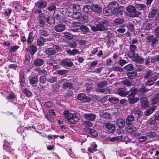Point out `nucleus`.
Returning <instances> with one entry per match:
<instances>
[{"mask_svg": "<svg viewBox=\"0 0 159 159\" xmlns=\"http://www.w3.org/2000/svg\"><path fill=\"white\" fill-rule=\"evenodd\" d=\"M65 118L70 123L75 124L79 120L78 116L75 114H72L68 111H65L63 113Z\"/></svg>", "mask_w": 159, "mask_h": 159, "instance_id": "1", "label": "nucleus"}, {"mask_svg": "<svg viewBox=\"0 0 159 159\" xmlns=\"http://www.w3.org/2000/svg\"><path fill=\"white\" fill-rule=\"evenodd\" d=\"M126 9L131 17H138L140 14L139 12L136 11V7L133 5L128 6L126 7Z\"/></svg>", "mask_w": 159, "mask_h": 159, "instance_id": "2", "label": "nucleus"}, {"mask_svg": "<svg viewBox=\"0 0 159 159\" xmlns=\"http://www.w3.org/2000/svg\"><path fill=\"white\" fill-rule=\"evenodd\" d=\"M77 98L84 103L89 102L91 101L90 98L84 93H78L77 96Z\"/></svg>", "mask_w": 159, "mask_h": 159, "instance_id": "3", "label": "nucleus"}, {"mask_svg": "<svg viewBox=\"0 0 159 159\" xmlns=\"http://www.w3.org/2000/svg\"><path fill=\"white\" fill-rule=\"evenodd\" d=\"M72 18L77 19L78 20L84 22L87 17L84 15L81 14L78 12H75L72 15Z\"/></svg>", "mask_w": 159, "mask_h": 159, "instance_id": "4", "label": "nucleus"}, {"mask_svg": "<svg viewBox=\"0 0 159 159\" xmlns=\"http://www.w3.org/2000/svg\"><path fill=\"white\" fill-rule=\"evenodd\" d=\"M158 75V73H157V75H154L146 80H144L145 85L150 86L153 84L155 81L157 80Z\"/></svg>", "mask_w": 159, "mask_h": 159, "instance_id": "5", "label": "nucleus"}, {"mask_svg": "<svg viewBox=\"0 0 159 159\" xmlns=\"http://www.w3.org/2000/svg\"><path fill=\"white\" fill-rule=\"evenodd\" d=\"M91 30L93 31H103L106 30V28L102 24L99 23L91 26Z\"/></svg>", "mask_w": 159, "mask_h": 159, "instance_id": "6", "label": "nucleus"}, {"mask_svg": "<svg viewBox=\"0 0 159 159\" xmlns=\"http://www.w3.org/2000/svg\"><path fill=\"white\" fill-rule=\"evenodd\" d=\"M61 84H62V87L64 89H70L73 87L72 84L67 81L66 79H63L60 82Z\"/></svg>", "mask_w": 159, "mask_h": 159, "instance_id": "7", "label": "nucleus"}, {"mask_svg": "<svg viewBox=\"0 0 159 159\" xmlns=\"http://www.w3.org/2000/svg\"><path fill=\"white\" fill-rule=\"evenodd\" d=\"M47 4V1L44 0H40L35 3V6L38 9H43L46 7Z\"/></svg>", "mask_w": 159, "mask_h": 159, "instance_id": "8", "label": "nucleus"}, {"mask_svg": "<svg viewBox=\"0 0 159 159\" xmlns=\"http://www.w3.org/2000/svg\"><path fill=\"white\" fill-rule=\"evenodd\" d=\"M130 51L128 54L129 57L130 58H132L135 53V51L137 49V47L135 45L130 44L129 47Z\"/></svg>", "mask_w": 159, "mask_h": 159, "instance_id": "9", "label": "nucleus"}, {"mask_svg": "<svg viewBox=\"0 0 159 159\" xmlns=\"http://www.w3.org/2000/svg\"><path fill=\"white\" fill-rule=\"evenodd\" d=\"M104 125L110 133H112L114 132L115 130V126L114 125L110 122H107L105 123Z\"/></svg>", "mask_w": 159, "mask_h": 159, "instance_id": "10", "label": "nucleus"}, {"mask_svg": "<svg viewBox=\"0 0 159 159\" xmlns=\"http://www.w3.org/2000/svg\"><path fill=\"white\" fill-rule=\"evenodd\" d=\"M54 30L58 32H61L65 30V26L64 24L59 23L56 25L54 27Z\"/></svg>", "mask_w": 159, "mask_h": 159, "instance_id": "11", "label": "nucleus"}, {"mask_svg": "<svg viewBox=\"0 0 159 159\" xmlns=\"http://www.w3.org/2000/svg\"><path fill=\"white\" fill-rule=\"evenodd\" d=\"M61 64L63 66L71 67L72 66L73 63L70 59L67 58L62 60Z\"/></svg>", "mask_w": 159, "mask_h": 159, "instance_id": "12", "label": "nucleus"}, {"mask_svg": "<svg viewBox=\"0 0 159 159\" xmlns=\"http://www.w3.org/2000/svg\"><path fill=\"white\" fill-rule=\"evenodd\" d=\"M138 90L134 87H132L129 91L130 93L128 96V98L129 100L133 99L135 98V94L138 92Z\"/></svg>", "mask_w": 159, "mask_h": 159, "instance_id": "13", "label": "nucleus"}, {"mask_svg": "<svg viewBox=\"0 0 159 159\" xmlns=\"http://www.w3.org/2000/svg\"><path fill=\"white\" fill-rule=\"evenodd\" d=\"M46 54L49 57H51L56 54V52L52 47L47 48L46 50Z\"/></svg>", "mask_w": 159, "mask_h": 159, "instance_id": "14", "label": "nucleus"}, {"mask_svg": "<svg viewBox=\"0 0 159 159\" xmlns=\"http://www.w3.org/2000/svg\"><path fill=\"white\" fill-rule=\"evenodd\" d=\"M132 58H133V61L139 64H141L143 62L144 59L142 57L140 56L138 54H135Z\"/></svg>", "mask_w": 159, "mask_h": 159, "instance_id": "15", "label": "nucleus"}, {"mask_svg": "<svg viewBox=\"0 0 159 159\" xmlns=\"http://www.w3.org/2000/svg\"><path fill=\"white\" fill-rule=\"evenodd\" d=\"M92 10L93 12L99 14L102 12V8L100 5L94 4L92 6Z\"/></svg>", "mask_w": 159, "mask_h": 159, "instance_id": "16", "label": "nucleus"}, {"mask_svg": "<svg viewBox=\"0 0 159 159\" xmlns=\"http://www.w3.org/2000/svg\"><path fill=\"white\" fill-rule=\"evenodd\" d=\"M125 88H120L117 89V92L120 95L125 97L129 93V91H125Z\"/></svg>", "mask_w": 159, "mask_h": 159, "instance_id": "17", "label": "nucleus"}, {"mask_svg": "<svg viewBox=\"0 0 159 159\" xmlns=\"http://www.w3.org/2000/svg\"><path fill=\"white\" fill-rule=\"evenodd\" d=\"M84 117L87 120L93 121L96 119V115L93 113H86L84 115Z\"/></svg>", "mask_w": 159, "mask_h": 159, "instance_id": "18", "label": "nucleus"}, {"mask_svg": "<svg viewBox=\"0 0 159 159\" xmlns=\"http://www.w3.org/2000/svg\"><path fill=\"white\" fill-rule=\"evenodd\" d=\"M16 98V96L15 93L13 92H11L9 93L8 95L6 97V99L9 102H11L12 103H14V100Z\"/></svg>", "mask_w": 159, "mask_h": 159, "instance_id": "19", "label": "nucleus"}, {"mask_svg": "<svg viewBox=\"0 0 159 159\" xmlns=\"http://www.w3.org/2000/svg\"><path fill=\"white\" fill-rule=\"evenodd\" d=\"M27 50L29 52L31 55L33 56L36 52L37 48L35 46L30 44Z\"/></svg>", "mask_w": 159, "mask_h": 159, "instance_id": "20", "label": "nucleus"}, {"mask_svg": "<svg viewBox=\"0 0 159 159\" xmlns=\"http://www.w3.org/2000/svg\"><path fill=\"white\" fill-rule=\"evenodd\" d=\"M154 75V73L149 69H147L144 74L143 77L144 80H146L148 78L151 77V76Z\"/></svg>", "mask_w": 159, "mask_h": 159, "instance_id": "21", "label": "nucleus"}, {"mask_svg": "<svg viewBox=\"0 0 159 159\" xmlns=\"http://www.w3.org/2000/svg\"><path fill=\"white\" fill-rule=\"evenodd\" d=\"M124 10V7L123 6L119 7L113 10L112 13L116 15H121L123 13Z\"/></svg>", "mask_w": 159, "mask_h": 159, "instance_id": "22", "label": "nucleus"}, {"mask_svg": "<svg viewBox=\"0 0 159 159\" xmlns=\"http://www.w3.org/2000/svg\"><path fill=\"white\" fill-rule=\"evenodd\" d=\"M29 83L32 86L33 85L36 84L38 82V78L37 76L34 75L33 76L31 77L29 79Z\"/></svg>", "mask_w": 159, "mask_h": 159, "instance_id": "23", "label": "nucleus"}, {"mask_svg": "<svg viewBox=\"0 0 159 159\" xmlns=\"http://www.w3.org/2000/svg\"><path fill=\"white\" fill-rule=\"evenodd\" d=\"M140 102L142 107L143 108H146L149 105V103L148 100V99L146 97L141 98Z\"/></svg>", "mask_w": 159, "mask_h": 159, "instance_id": "24", "label": "nucleus"}, {"mask_svg": "<svg viewBox=\"0 0 159 159\" xmlns=\"http://www.w3.org/2000/svg\"><path fill=\"white\" fill-rule=\"evenodd\" d=\"M44 60L39 58H37L34 60V65L37 66H42L44 63Z\"/></svg>", "mask_w": 159, "mask_h": 159, "instance_id": "25", "label": "nucleus"}, {"mask_svg": "<svg viewBox=\"0 0 159 159\" xmlns=\"http://www.w3.org/2000/svg\"><path fill=\"white\" fill-rule=\"evenodd\" d=\"M10 145V144L9 143L5 142L3 145V148L7 151L12 153L13 151V149L11 148Z\"/></svg>", "mask_w": 159, "mask_h": 159, "instance_id": "26", "label": "nucleus"}, {"mask_svg": "<svg viewBox=\"0 0 159 159\" xmlns=\"http://www.w3.org/2000/svg\"><path fill=\"white\" fill-rule=\"evenodd\" d=\"M150 103L152 105L156 104L159 102V96L158 95L152 96L150 99Z\"/></svg>", "mask_w": 159, "mask_h": 159, "instance_id": "27", "label": "nucleus"}, {"mask_svg": "<svg viewBox=\"0 0 159 159\" xmlns=\"http://www.w3.org/2000/svg\"><path fill=\"white\" fill-rule=\"evenodd\" d=\"M103 13L106 16L111 15L112 13V11L108 6L105 7L103 10Z\"/></svg>", "mask_w": 159, "mask_h": 159, "instance_id": "28", "label": "nucleus"}, {"mask_svg": "<svg viewBox=\"0 0 159 159\" xmlns=\"http://www.w3.org/2000/svg\"><path fill=\"white\" fill-rule=\"evenodd\" d=\"M85 130L87 132L89 133L93 136L96 137L98 135L97 131L93 129L87 128H85Z\"/></svg>", "mask_w": 159, "mask_h": 159, "instance_id": "29", "label": "nucleus"}, {"mask_svg": "<svg viewBox=\"0 0 159 159\" xmlns=\"http://www.w3.org/2000/svg\"><path fill=\"white\" fill-rule=\"evenodd\" d=\"M46 22L50 25H53L55 23V18L52 16H48L46 18Z\"/></svg>", "mask_w": 159, "mask_h": 159, "instance_id": "30", "label": "nucleus"}, {"mask_svg": "<svg viewBox=\"0 0 159 159\" xmlns=\"http://www.w3.org/2000/svg\"><path fill=\"white\" fill-rule=\"evenodd\" d=\"M137 73L135 71L129 72L127 74L128 78L131 80L136 78Z\"/></svg>", "mask_w": 159, "mask_h": 159, "instance_id": "31", "label": "nucleus"}, {"mask_svg": "<svg viewBox=\"0 0 159 159\" xmlns=\"http://www.w3.org/2000/svg\"><path fill=\"white\" fill-rule=\"evenodd\" d=\"M45 42L44 39L41 36L39 37L37 39V45L39 46L43 45Z\"/></svg>", "mask_w": 159, "mask_h": 159, "instance_id": "32", "label": "nucleus"}, {"mask_svg": "<svg viewBox=\"0 0 159 159\" xmlns=\"http://www.w3.org/2000/svg\"><path fill=\"white\" fill-rule=\"evenodd\" d=\"M122 139V136H120L112 138L108 137L107 138V140H109L111 142H114L116 140L117 142H118L119 141H121Z\"/></svg>", "mask_w": 159, "mask_h": 159, "instance_id": "33", "label": "nucleus"}, {"mask_svg": "<svg viewBox=\"0 0 159 159\" xmlns=\"http://www.w3.org/2000/svg\"><path fill=\"white\" fill-rule=\"evenodd\" d=\"M125 120L123 119H118L116 121V125L119 128H122L125 125Z\"/></svg>", "mask_w": 159, "mask_h": 159, "instance_id": "34", "label": "nucleus"}, {"mask_svg": "<svg viewBox=\"0 0 159 159\" xmlns=\"http://www.w3.org/2000/svg\"><path fill=\"white\" fill-rule=\"evenodd\" d=\"M66 52L68 55L71 56H74L79 52L78 50L76 49H74L72 50L70 49L68 50Z\"/></svg>", "mask_w": 159, "mask_h": 159, "instance_id": "35", "label": "nucleus"}, {"mask_svg": "<svg viewBox=\"0 0 159 159\" xmlns=\"http://www.w3.org/2000/svg\"><path fill=\"white\" fill-rule=\"evenodd\" d=\"M156 106H154L147 110L144 112L146 116H149L151 115L155 110Z\"/></svg>", "mask_w": 159, "mask_h": 159, "instance_id": "36", "label": "nucleus"}, {"mask_svg": "<svg viewBox=\"0 0 159 159\" xmlns=\"http://www.w3.org/2000/svg\"><path fill=\"white\" fill-rule=\"evenodd\" d=\"M35 71L39 75H46L47 72L44 69L42 70L40 68H36L35 70Z\"/></svg>", "mask_w": 159, "mask_h": 159, "instance_id": "37", "label": "nucleus"}, {"mask_svg": "<svg viewBox=\"0 0 159 159\" xmlns=\"http://www.w3.org/2000/svg\"><path fill=\"white\" fill-rule=\"evenodd\" d=\"M143 27L145 30L149 31L153 27V23L149 22L143 25Z\"/></svg>", "mask_w": 159, "mask_h": 159, "instance_id": "38", "label": "nucleus"}, {"mask_svg": "<svg viewBox=\"0 0 159 159\" xmlns=\"http://www.w3.org/2000/svg\"><path fill=\"white\" fill-rule=\"evenodd\" d=\"M34 40V37L33 36V34L32 32H30L28 34L27 39V43L28 44H30Z\"/></svg>", "mask_w": 159, "mask_h": 159, "instance_id": "39", "label": "nucleus"}, {"mask_svg": "<svg viewBox=\"0 0 159 159\" xmlns=\"http://www.w3.org/2000/svg\"><path fill=\"white\" fill-rule=\"evenodd\" d=\"M132 113L135 114L136 117H139L142 115L141 114L142 113V112L138 109L136 108L133 110Z\"/></svg>", "mask_w": 159, "mask_h": 159, "instance_id": "40", "label": "nucleus"}, {"mask_svg": "<svg viewBox=\"0 0 159 159\" xmlns=\"http://www.w3.org/2000/svg\"><path fill=\"white\" fill-rule=\"evenodd\" d=\"M118 6V4L117 2H111L108 6L111 9L112 11L113 10L116 9Z\"/></svg>", "mask_w": 159, "mask_h": 159, "instance_id": "41", "label": "nucleus"}, {"mask_svg": "<svg viewBox=\"0 0 159 159\" xmlns=\"http://www.w3.org/2000/svg\"><path fill=\"white\" fill-rule=\"evenodd\" d=\"M124 21V19L122 18L118 17L114 20V22L116 25L122 24Z\"/></svg>", "mask_w": 159, "mask_h": 159, "instance_id": "42", "label": "nucleus"}, {"mask_svg": "<svg viewBox=\"0 0 159 159\" xmlns=\"http://www.w3.org/2000/svg\"><path fill=\"white\" fill-rule=\"evenodd\" d=\"M158 12V10L157 9H153L149 12L148 14V17L149 18H152L154 17L157 14Z\"/></svg>", "mask_w": 159, "mask_h": 159, "instance_id": "43", "label": "nucleus"}, {"mask_svg": "<svg viewBox=\"0 0 159 159\" xmlns=\"http://www.w3.org/2000/svg\"><path fill=\"white\" fill-rule=\"evenodd\" d=\"M124 69L126 71H130L133 70L134 69V66L132 64H129L124 67Z\"/></svg>", "mask_w": 159, "mask_h": 159, "instance_id": "44", "label": "nucleus"}, {"mask_svg": "<svg viewBox=\"0 0 159 159\" xmlns=\"http://www.w3.org/2000/svg\"><path fill=\"white\" fill-rule=\"evenodd\" d=\"M83 9L84 12L86 13L92 10V7L89 5H85L84 6Z\"/></svg>", "mask_w": 159, "mask_h": 159, "instance_id": "45", "label": "nucleus"}, {"mask_svg": "<svg viewBox=\"0 0 159 159\" xmlns=\"http://www.w3.org/2000/svg\"><path fill=\"white\" fill-rule=\"evenodd\" d=\"M135 7L139 10H142L145 9L146 8V6L144 4H138L136 5Z\"/></svg>", "mask_w": 159, "mask_h": 159, "instance_id": "46", "label": "nucleus"}, {"mask_svg": "<svg viewBox=\"0 0 159 159\" xmlns=\"http://www.w3.org/2000/svg\"><path fill=\"white\" fill-rule=\"evenodd\" d=\"M108 100L110 102L113 104L117 103L119 101V99L117 98L114 97L109 98Z\"/></svg>", "mask_w": 159, "mask_h": 159, "instance_id": "47", "label": "nucleus"}, {"mask_svg": "<svg viewBox=\"0 0 159 159\" xmlns=\"http://www.w3.org/2000/svg\"><path fill=\"white\" fill-rule=\"evenodd\" d=\"M134 120V117L132 115H130L129 116L126 120V124H129L132 121H133Z\"/></svg>", "mask_w": 159, "mask_h": 159, "instance_id": "48", "label": "nucleus"}, {"mask_svg": "<svg viewBox=\"0 0 159 159\" xmlns=\"http://www.w3.org/2000/svg\"><path fill=\"white\" fill-rule=\"evenodd\" d=\"M137 130V128L132 125H129L127 129V131L130 133H133Z\"/></svg>", "mask_w": 159, "mask_h": 159, "instance_id": "49", "label": "nucleus"}, {"mask_svg": "<svg viewBox=\"0 0 159 159\" xmlns=\"http://www.w3.org/2000/svg\"><path fill=\"white\" fill-rule=\"evenodd\" d=\"M122 83L125 85L127 87H130L131 85V83L128 79H126L122 81Z\"/></svg>", "mask_w": 159, "mask_h": 159, "instance_id": "50", "label": "nucleus"}, {"mask_svg": "<svg viewBox=\"0 0 159 159\" xmlns=\"http://www.w3.org/2000/svg\"><path fill=\"white\" fill-rule=\"evenodd\" d=\"M57 73L59 75H66L68 73V70H60L57 71Z\"/></svg>", "mask_w": 159, "mask_h": 159, "instance_id": "51", "label": "nucleus"}, {"mask_svg": "<svg viewBox=\"0 0 159 159\" xmlns=\"http://www.w3.org/2000/svg\"><path fill=\"white\" fill-rule=\"evenodd\" d=\"M40 33L41 35L44 37L47 36L49 35L48 31L43 29L40 30Z\"/></svg>", "mask_w": 159, "mask_h": 159, "instance_id": "52", "label": "nucleus"}, {"mask_svg": "<svg viewBox=\"0 0 159 159\" xmlns=\"http://www.w3.org/2000/svg\"><path fill=\"white\" fill-rule=\"evenodd\" d=\"M57 80V77L52 76H50L47 79V81L51 83L55 82H56Z\"/></svg>", "mask_w": 159, "mask_h": 159, "instance_id": "53", "label": "nucleus"}, {"mask_svg": "<svg viewBox=\"0 0 159 159\" xmlns=\"http://www.w3.org/2000/svg\"><path fill=\"white\" fill-rule=\"evenodd\" d=\"M61 14V12L59 10H55L53 14V16L57 19L60 18V16Z\"/></svg>", "mask_w": 159, "mask_h": 159, "instance_id": "54", "label": "nucleus"}, {"mask_svg": "<svg viewBox=\"0 0 159 159\" xmlns=\"http://www.w3.org/2000/svg\"><path fill=\"white\" fill-rule=\"evenodd\" d=\"M79 28H80V30L82 32L85 33L88 32L89 30V28L87 26L84 25H82L81 27H79Z\"/></svg>", "mask_w": 159, "mask_h": 159, "instance_id": "55", "label": "nucleus"}, {"mask_svg": "<svg viewBox=\"0 0 159 159\" xmlns=\"http://www.w3.org/2000/svg\"><path fill=\"white\" fill-rule=\"evenodd\" d=\"M52 48L54 49L56 53L57 52H60L62 50L61 47L58 45H54L52 46Z\"/></svg>", "mask_w": 159, "mask_h": 159, "instance_id": "56", "label": "nucleus"}, {"mask_svg": "<svg viewBox=\"0 0 159 159\" xmlns=\"http://www.w3.org/2000/svg\"><path fill=\"white\" fill-rule=\"evenodd\" d=\"M19 48V46L15 45L13 47L11 46L10 47L9 52L10 53L15 52Z\"/></svg>", "mask_w": 159, "mask_h": 159, "instance_id": "57", "label": "nucleus"}, {"mask_svg": "<svg viewBox=\"0 0 159 159\" xmlns=\"http://www.w3.org/2000/svg\"><path fill=\"white\" fill-rule=\"evenodd\" d=\"M22 91L28 97H30L32 94V93L31 91L26 89H24L22 90Z\"/></svg>", "mask_w": 159, "mask_h": 159, "instance_id": "58", "label": "nucleus"}, {"mask_svg": "<svg viewBox=\"0 0 159 159\" xmlns=\"http://www.w3.org/2000/svg\"><path fill=\"white\" fill-rule=\"evenodd\" d=\"M146 136L150 138H152L156 136L157 134L156 132H149L147 133L146 134Z\"/></svg>", "mask_w": 159, "mask_h": 159, "instance_id": "59", "label": "nucleus"}, {"mask_svg": "<svg viewBox=\"0 0 159 159\" xmlns=\"http://www.w3.org/2000/svg\"><path fill=\"white\" fill-rule=\"evenodd\" d=\"M127 27L129 30L131 32H133L134 30V26L131 22H128Z\"/></svg>", "mask_w": 159, "mask_h": 159, "instance_id": "60", "label": "nucleus"}, {"mask_svg": "<svg viewBox=\"0 0 159 159\" xmlns=\"http://www.w3.org/2000/svg\"><path fill=\"white\" fill-rule=\"evenodd\" d=\"M39 80L40 83L43 84L46 82L47 78L45 75H43L39 77Z\"/></svg>", "mask_w": 159, "mask_h": 159, "instance_id": "61", "label": "nucleus"}, {"mask_svg": "<svg viewBox=\"0 0 159 159\" xmlns=\"http://www.w3.org/2000/svg\"><path fill=\"white\" fill-rule=\"evenodd\" d=\"M158 43V40L156 37H154L152 41V46L153 47H156Z\"/></svg>", "mask_w": 159, "mask_h": 159, "instance_id": "62", "label": "nucleus"}, {"mask_svg": "<svg viewBox=\"0 0 159 159\" xmlns=\"http://www.w3.org/2000/svg\"><path fill=\"white\" fill-rule=\"evenodd\" d=\"M97 147V145L95 144L93 147H92L91 148H89L88 149V150L91 153L93 152L94 151H97L96 148Z\"/></svg>", "mask_w": 159, "mask_h": 159, "instance_id": "63", "label": "nucleus"}, {"mask_svg": "<svg viewBox=\"0 0 159 159\" xmlns=\"http://www.w3.org/2000/svg\"><path fill=\"white\" fill-rule=\"evenodd\" d=\"M68 45L70 48H75L77 46V44L75 41L69 42Z\"/></svg>", "mask_w": 159, "mask_h": 159, "instance_id": "64", "label": "nucleus"}]
</instances>
